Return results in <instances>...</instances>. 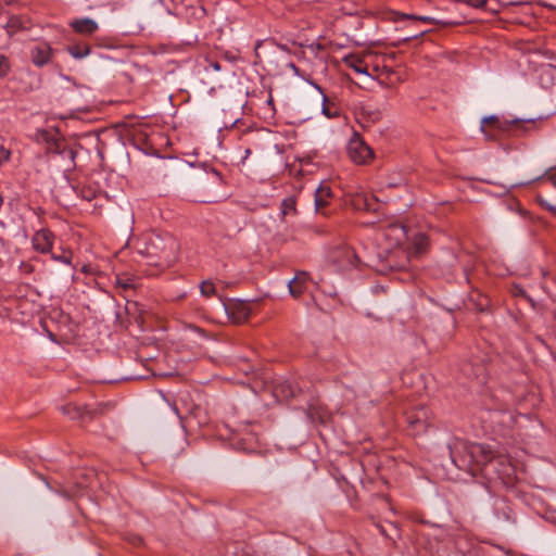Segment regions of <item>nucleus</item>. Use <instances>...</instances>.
Here are the masks:
<instances>
[{"label":"nucleus","mask_w":556,"mask_h":556,"mask_svg":"<svg viewBox=\"0 0 556 556\" xmlns=\"http://www.w3.org/2000/svg\"><path fill=\"white\" fill-rule=\"evenodd\" d=\"M456 448L462 450L463 456L458 459L454 452H452V460L458 468L462 469L472 470L473 465L493 466L498 462L496 458H494L490 450L479 443H463Z\"/></svg>","instance_id":"nucleus-1"},{"label":"nucleus","mask_w":556,"mask_h":556,"mask_svg":"<svg viewBox=\"0 0 556 556\" xmlns=\"http://www.w3.org/2000/svg\"><path fill=\"white\" fill-rule=\"evenodd\" d=\"M329 260L339 269L353 268L358 262L354 250L345 245L332 250L329 254Z\"/></svg>","instance_id":"nucleus-2"},{"label":"nucleus","mask_w":556,"mask_h":556,"mask_svg":"<svg viewBox=\"0 0 556 556\" xmlns=\"http://www.w3.org/2000/svg\"><path fill=\"white\" fill-rule=\"evenodd\" d=\"M348 153L356 164H365L372 157L371 149L357 136L350 140Z\"/></svg>","instance_id":"nucleus-3"},{"label":"nucleus","mask_w":556,"mask_h":556,"mask_svg":"<svg viewBox=\"0 0 556 556\" xmlns=\"http://www.w3.org/2000/svg\"><path fill=\"white\" fill-rule=\"evenodd\" d=\"M381 236L387 241V250L402 245L407 238L406 229L403 225L391 224L382 232Z\"/></svg>","instance_id":"nucleus-4"},{"label":"nucleus","mask_w":556,"mask_h":556,"mask_svg":"<svg viewBox=\"0 0 556 556\" xmlns=\"http://www.w3.org/2000/svg\"><path fill=\"white\" fill-rule=\"evenodd\" d=\"M430 419V413L428 408L421 406L410 412L407 415V421L415 433H420L426 430Z\"/></svg>","instance_id":"nucleus-5"},{"label":"nucleus","mask_w":556,"mask_h":556,"mask_svg":"<svg viewBox=\"0 0 556 556\" xmlns=\"http://www.w3.org/2000/svg\"><path fill=\"white\" fill-rule=\"evenodd\" d=\"M54 236L48 229L38 230L33 237V248L40 253L50 252L53 245Z\"/></svg>","instance_id":"nucleus-6"},{"label":"nucleus","mask_w":556,"mask_h":556,"mask_svg":"<svg viewBox=\"0 0 556 556\" xmlns=\"http://www.w3.org/2000/svg\"><path fill=\"white\" fill-rule=\"evenodd\" d=\"M312 282L311 277L307 273H298L292 280L289 281L288 287L290 294L293 298L301 296L308 289V285Z\"/></svg>","instance_id":"nucleus-7"},{"label":"nucleus","mask_w":556,"mask_h":556,"mask_svg":"<svg viewBox=\"0 0 556 556\" xmlns=\"http://www.w3.org/2000/svg\"><path fill=\"white\" fill-rule=\"evenodd\" d=\"M70 26L75 33L84 36H91L99 29L98 23L90 17L74 18Z\"/></svg>","instance_id":"nucleus-8"},{"label":"nucleus","mask_w":556,"mask_h":556,"mask_svg":"<svg viewBox=\"0 0 556 556\" xmlns=\"http://www.w3.org/2000/svg\"><path fill=\"white\" fill-rule=\"evenodd\" d=\"M488 127L492 128L496 132L506 131L508 129V122L501 121L497 116H489L482 119L481 130L489 139H495L497 135L488 130Z\"/></svg>","instance_id":"nucleus-9"},{"label":"nucleus","mask_w":556,"mask_h":556,"mask_svg":"<svg viewBox=\"0 0 556 556\" xmlns=\"http://www.w3.org/2000/svg\"><path fill=\"white\" fill-rule=\"evenodd\" d=\"M52 49L46 42H40L30 51L31 61L36 66H43L51 60Z\"/></svg>","instance_id":"nucleus-10"},{"label":"nucleus","mask_w":556,"mask_h":556,"mask_svg":"<svg viewBox=\"0 0 556 556\" xmlns=\"http://www.w3.org/2000/svg\"><path fill=\"white\" fill-rule=\"evenodd\" d=\"M351 205L357 211H370L374 208V199L364 191L351 194Z\"/></svg>","instance_id":"nucleus-11"},{"label":"nucleus","mask_w":556,"mask_h":556,"mask_svg":"<svg viewBox=\"0 0 556 556\" xmlns=\"http://www.w3.org/2000/svg\"><path fill=\"white\" fill-rule=\"evenodd\" d=\"M344 64L358 74L368 75V68L364 59L358 54H350L343 59Z\"/></svg>","instance_id":"nucleus-12"},{"label":"nucleus","mask_w":556,"mask_h":556,"mask_svg":"<svg viewBox=\"0 0 556 556\" xmlns=\"http://www.w3.org/2000/svg\"><path fill=\"white\" fill-rule=\"evenodd\" d=\"M332 197V191L329 185L321 184L315 191V206L319 210L328 204L329 199Z\"/></svg>","instance_id":"nucleus-13"},{"label":"nucleus","mask_w":556,"mask_h":556,"mask_svg":"<svg viewBox=\"0 0 556 556\" xmlns=\"http://www.w3.org/2000/svg\"><path fill=\"white\" fill-rule=\"evenodd\" d=\"M66 50L76 60H81L91 52V48L88 43H74L68 46Z\"/></svg>","instance_id":"nucleus-14"},{"label":"nucleus","mask_w":556,"mask_h":556,"mask_svg":"<svg viewBox=\"0 0 556 556\" xmlns=\"http://www.w3.org/2000/svg\"><path fill=\"white\" fill-rule=\"evenodd\" d=\"M428 245V238L425 235H418L414 241V249L416 254H420L426 251Z\"/></svg>","instance_id":"nucleus-15"},{"label":"nucleus","mask_w":556,"mask_h":556,"mask_svg":"<svg viewBox=\"0 0 556 556\" xmlns=\"http://www.w3.org/2000/svg\"><path fill=\"white\" fill-rule=\"evenodd\" d=\"M148 240L152 245L151 250L148 252L149 254L156 255L159 251L163 250V248L159 245V243L162 242V238L159 235H150Z\"/></svg>","instance_id":"nucleus-16"},{"label":"nucleus","mask_w":556,"mask_h":556,"mask_svg":"<svg viewBox=\"0 0 556 556\" xmlns=\"http://www.w3.org/2000/svg\"><path fill=\"white\" fill-rule=\"evenodd\" d=\"M200 289H201V293H202L203 295H205V296H210V295H212V294H214V293H215V287H214V285H213L212 282H210V281H204V282H202V285H201Z\"/></svg>","instance_id":"nucleus-17"},{"label":"nucleus","mask_w":556,"mask_h":556,"mask_svg":"<svg viewBox=\"0 0 556 556\" xmlns=\"http://www.w3.org/2000/svg\"><path fill=\"white\" fill-rule=\"evenodd\" d=\"M10 70L9 61L4 55L0 54V78L4 77Z\"/></svg>","instance_id":"nucleus-18"},{"label":"nucleus","mask_w":556,"mask_h":556,"mask_svg":"<svg viewBox=\"0 0 556 556\" xmlns=\"http://www.w3.org/2000/svg\"><path fill=\"white\" fill-rule=\"evenodd\" d=\"M295 211V205H294V202L291 201V200H285L282 202V214L283 215H287L289 214L290 212H294Z\"/></svg>","instance_id":"nucleus-19"},{"label":"nucleus","mask_w":556,"mask_h":556,"mask_svg":"<svg viewBox=\"0 0 556 556\" xmlns=\"http://www.w3.org/2000/svg\"><path fill=\"white\" fill-rule=\"evenodd\" d=\"M7 27H8L9 34L12 35L13 31H15V29L21 27L20 20L16 17L11 18L10 22L8 23Z\"/></svg>","instance_id":"nucleus-20"},{"label":"nucleus","mask_w":556,"mask_h":556,"mask_svg":"<svg viewBox=\"0 0 556 556\" xmlns=\"http://www.w3.org/2000/svg\"><path fill=\"white\" fill-rule=\"evenodd\" d=\"M9 159H10V151L7 148H4L3 146H0V166L4 162L9 161Z\"/></svg>","instance_id":"nucleus-21"},{"label":"nucleus","mask_w":556,"mask_h":556,"mask_svg":"<svg viewBox=\"0 0 556 556\" xmlns=\"http://www.w3.org/2000/svg\"><path fill=\"white\" fill-rule=\"evenodd\" d=\"M538 200L543 207H545L546 210L556 215V205L548 203L545 199L541 197H539Z\"/></svg>","instance_id":"nucleus-22"},{"label":"nucleus","mask_w":556,"mask_h":556,"mask_svg":"<svg viewBox=\"0 0 556 556\" xmlns=\"http://www.w3.org/2000/svg\"><path fill=\"white\" fill-rule=\"evenodd\" d=\"M55 146H56V149H55L56 152L66 154L72 161L75 160L76 152L73 149H68V150L64 149V150L61 151V150H59L60 149V143L55 142Z\"/></svg>","instance_id":"nucleus-23"},{"label":"nucleus","mask_w":556,"mask_h":556,"mask_svg":"<svg viewBox=\"0 0 556 556\" xmlns=\"http://www.w3.org/2000/svg\"><path fill=\"white\" fill-rule=\"evenodd\" d=\"M116 282L118 286H121L124 290H127L132 287L131 281L128 278H122L117 277Z\"/></svg>","instance_id":"nucleus-24"},{"label":"nucleus","mask_w":556,"mask_h":556,"mask_svg":"<svg viewBox=\"0 0 556 556\" xmlns=\"http://www.w3.org/2000/svg\"><path fill=\"white\" fill-rule=\"evenodd\" d=\"M468 5L473 8H482L486 4L488 0H464Z\"/></svg>","instance_id":"nucleus-25"},{"label":"nucleus","mask_w":556,"mask_h":556,"mask_svg":"<svg viewBox=\"0 0 556 556\" xmlns=\"http://www.w3.org/2000/svg\"><path fill=\"white\" fill-rule=\"evenodd\" d=\"M52 258L64 264H71V254L52 255Z\"/></svg>","instance_id":"nucleus-26"},{"label":"nucleus","mask_w":556,"mask_h":556,"mask_svg":"<svg viewBox=\"0 0 556 556\" xmlns=\"http://www.w3.org/2000/svg\"><path fill=\"white\" fill-rule=\"evenodd\" d=\"M315 87H316L320 92H323V91H321V89H320L317 85H316ZM321 94H323V102H324V105H323V113H324L327 117H331V114L329 113L328 108L326 106L327 97H326L324 93H321Z\"/></svg>","instance_id":"nucleus-27"},{"label":"nucleus","mask_w":556,"mask_h":556,"mask_svg":"<svg viewBox=\"0 0 556 556\" xmlns=\"http://www.w3.org/2000/svg\"><path fill=\"white\" fill-rule=\"evenodd\" d=\"M263 53H264L263 45H262V42H257L256 46H255V55H256L258 62H262V54Z\"/></svg>","instance_id":"nucleus-28"},{"label":"nucleus","mask_w":556,"mask_h":556,"mask_svg":"<svg viewBox=\"0 0 556 556\" xmlns=\"http://www.w3.org/2000/svg\"><path fill=\"white\" fill-rule=\"evenodd\" d=\"M547 179L551 180L552 184L556 187V168L547 173Z\"/></svg>","instance_id":"nucleus-29"},{"label":"nucleus","mask_w":556,"mask_h":556,"mask_svg":"<svg viewBox=\"0 0 556 556\" xmlns=\"http://www.w3.org/2000/svg\"><path fill=\"white\" fill-rule=\"evenodd\" d=\"M407 17H412V18H417L419 21H422L425 23H431L433 22V18L430 17V16H409V15H406Z\"/></svg>","instance_id":"nucleus-30"},{"label":"nucleus","mask_w":556,"mask_h":556,"mask_svg":"<svg viewBox=\"0 0 556 556\" xmlns=\"http://www.w3.org/2000/svg\"><path fill=\"white\" fill-rule=\"evenodd\" d=\"M288 66H289V67H290V68H291L295 74H298L299 68L295 66V64H294V63L290 62V63H288Z\"/></svg>","instance_id":"nucleus-31"},{"label":"nucleus","mask_w":556,"mask_h":556,"mask_svg":"<svg viewBox=\"0 0 556 556\" xmlns=\"http://www.w3.org/2000/svg\"><path fill=\"white\" fill-rule=\"evenodd\" d=\"M168 243H169L170 247H173L175 242H174V240L172 238H168Z\"/></svg>","instance_id":"nucleus-32"},{"label":"nucleus","mask_w":556,"mask_h":556,"mask_svg":"<svg viewBox=\"0 0 556 556\" xmlns=\"http://www.w3.org/2000/svg\"><path fill=\"white\" fill-rule=\"evenodd\" d=\"M42 138H43V139H46V140H48V132H46V131H45V132H42Z\"/></svg>","instance_id":"nucleus-33"},{"label":"nucleus","mask_w":556,"mask_h":556,"mask_svg":"<svg viewBox=\"0 0 556 556\" xmlns=\"http://www.w3.org/2000/svg\"><path fill=\"white\" fill-rule=\"evenodd\" d=\"M289 395H290V396H293V395H294V393H293V391H292V390H290L289 394H286L285 396L287 397V396H289Z\"/></svg>","instance_id":"nucleus-34"},{"label":"nucleus","mask_w":556,"mask_h":556,"mask_svg":"<svg viewBox=\"0 0 556 556\" xmlns=\"http://www.w3.org/2000/svg\"><path fill=\"white\" fill-rule=\"evenodd\" d=\"M277 49L282 51V52L285 51V49L282 47H277Z\"/></svg>","instance_id":"nucleus-35"}]
</instances>
